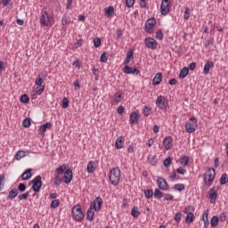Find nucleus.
Returning a JSON list of instances; mask_svg holds the SVG:
<instances>
[{
    "mask_svg": "<svg viewBox=\"0 0 228 228\" xmlns=\"http://www.w3.org/2000/svg\"><path fill=\"white\" fill-rule=\"evenodd\" d=\"M228 183V176L226 173H224L220 178V184L221 186H224V184H227Z\"/></svg>",
    "mask_w": 228,
    "mask_h": 228,
    "instance_id": "obj_34",
    "label": "nucleus"
},
{
    "mask_svg": "<svg viewBox=\"0 0 228 228\" xmlns=\"http://www.w3.org/2000/svg\"><path fill=\"white\" fill-rule=\"evenodd\" d=\"M185 188L184 183H176L174 186V190H176V191H184Z\"/></svg>",
    "mask_w": 228,
    "mask_h": 228,
    "instance_id": "obj_35",
    "label": "nucleus"
},
{
    "mask_svg": "<svg viewBox=\"0 0 228 228\" xmlns=\"http://www.w3.org/2000/svg\"><path fill=\"white\" fill-rule=\"evenodd\" d=\"M157 184L159 189L162 190L163 191H168V190H170L168 183H167V180H165L163 177H158Z\"/></svg>",
    "mask_w": 228,
    "mask_h": 228,
    "instance_id": "obj_9",
    "label": "nucleus"
},
{
    "mask_svg": "<svg viewBox=\"0 0 228 228\" xmlns=\"http://www.w3.org/2000/svg\"><path fill=\"white\" fill-rule=\"evenodd\" d=\"M101 208H102V198L101 196H98L94 199L93 202L90 204V208L87 209L86 212V219L89 220V222H94V216H95L94 211H101Z\"/></svg>",
    "mask_w": 228,
    "mask_h": 228,
    "instance_id": "obj_1",
    "label": "nucleus"
},
{
    "mask_svg": "<svg viewBox=\"0 0 228 228\" xmlns=\"http://www.w3.org/2000/svg\"><path fill=\"white\" fill-rule=\"evenodd\" d=\"M45 90V86H37L33 91L32 95H42Z\"/></svg>",
    "mask_w": 228,
    "mask_h": 228,
    "instance_id": "obj_22",
    "label": "nucleus"
},
{
    "mask_svg": "<svg viewBox=\"0 0 228 228\" xmlns=\"http://www.w3.org/2000/svg\"><path fill=\"white\" fill-rule=\"evenodd\" d=\"M126 108H124V106H118L117 109V111L119 115H122V113H124Z\"/></svg>",
    "mask_w": 228,
    "mask_h": 228,
    "instance_id": "obj_63",
    "label": "nucleus"
},
{
    "mask_svg": "<svg viewBox=\"0 0 228 228\" xmlns=\"http://www.w3.org/2000/svg\"><path fill=\"white\" fill-rule=\"evenodd\" d=\"M209 216V210H206L204 212V214L202 215V220L203 222H209V220L208 219V216Z\"/></svg>",
    "mask_w": 228,
    "mask_h": 228,
    "instance_id": "obj_59",
    "label": "nucleus"
},
{
    "mask_svg": "<svg viewBox=\"0 0 228 228\" xmlns=\"http://www.w3.org/2000/svg\"><path fill=\"white\" fill-rule=\"evenodd\" d=\"M148 161L151 163L153 167H156L158 165V159H156V156L149 155L148 156Z\"/></svg>",
    "mask_w": 228,
    "mask_h": 228,
    "instance_id": "obj_33",
    "label": "nucleus"
},
{
    "mask_svg": "<svg viewBox=\"0 0 228 228\" xmlns=\"http://www.w3.org/2000/svg\"><path fill=\"white\" fill-rule=\"evenodd\" d=\"M30 184H32V190L35 193H39L42 188V176L37 175L32 181H30Z\"/></svg>",
    "mask_w": 228,
    "mask_h": 228,
    "instance_id": "obj_5",
    "label": "nucleus"
},
{
    "mask_svg": "<svg viewBox=\"0 0 228 228\" xmlns=\"http://www.w3.org/2000/svg\"><path fill=\"white\" fill-rule=\"evenodd\" d=\"M191 122L185 124L187 133H195V126H197V118H191Z\"/></svg>",
    "mask_w": 228,
    "mask_h": 228,
    "instance_id": "obj_10",
    "label": "nucleus"
},
{
    "mask_svg": "<svg viewBox=\"0 0 228 228\" xmlns=\"http://www.w3.org/2000/svg\"><path fill=\"white\" fill-rule=\"evenodd\" d=\"M69 98L64 97L62 99L61 108L63 110H67V108H69Z\"/></svg>",
    "mask_w": 228,
    "mask_h": 228,
    "instance_id": "obj_41",
    "label": "nucleus"
},
{
    "mask_svg": "<svg viewBox=\"0 0 228 228\" xmlns=\"http://www.w3.org/2000/svg\"><path fill=\"white\" fill-rule=\"evenodd\" d=\"M73 175H72V170L70 168H68L65 171V175L62 178L63 183H65V184H70L72 179H73Z\"/></svg>",
    "mask_w": 228,
    "mask_h": 228,
    "instance_id": "obj_14",
    "label": "nucleus"
},
{
    "mask_svg": "<svg viewBox=\"0 0 228 228\" xmlns=\"http://www.w3.org/2000/svg\"><path fill=\"white\" fill-rule=\"evenodd\" d=\"M122 99V93L118 92L114 94V102H120V100Z\"/></svg>",
    "mask_w": 228,
    "mask_h": 228,
    "instance_id": "obj_45",
    "label": "nucleus"
},
{
    "mask_svg": "<svg viewBox=\"0 0 228 228\" xmlns=\"http://www.w3.org/2000/svg\"><path fill=\"white\" fill-rule=\"evenodd\" d=\"M124 137L119 136L118 137V139L116 140V143H115V147L116 149H122V147H124Z\"/></svg>",
    "mask_w": 228,
    "mask_h": 228,
    "instance_id": "obj_27",
    "label": "nucleus"
},
{
    "mask_svg": "<svg viewBox=\"0 0 228 228\" xmlns=\"http://www.w3.org/2000/svg\"><path fill=\"white\" fill-rule=\"evenodd\" d=\"M188 74H190V69L184 67L181 69L178 77L179 79H184V77H186V76H188Z\"/></svg>",
    "mask_w": 228,
    "mask_h": 228,
    "instance_id": "obj_24",
    "label": "nucleus"
},
{
    "mask_svg": "<svg viewBox=\"0 0 228 228\" xmlns=\"http://www.w3.org/2000/svg\"><path fill=\"white\" fill-rule=\"evenodd\" d=\"M144 196L147 199H152V197H154V191H152V189H148L144 191Z\"/></svg>",
    "mask_w": 228,
    "mask_h": 228,
    "instance_id": "obj_39",
    "label": "nucleus"
},
{
    "mask_svg": "<svg viewBox=\"0 0 228 228\" xmlns=\"http://www.w3.org/2000/svg\"><path fill=\"white\" fill-rule=\"evenodd\" d=\"M69 22V18L67 16V13H65L63 16H62V19H61V24L62 26H67Z\"/></svg>",
    "mask_w": 228,
    "mask_h": 228,
    "instance_id": "obj_56",
    "label": "nucleus"
},
{
    "mask_svg": "<svg viewBox=\"0 0 228 228\" xmlns=\"http://www.w3.org/2000/svg\"><path fill=\"white\" fill-rule=\"evenodd\" d=\"M134 1L135 0H126V6L127 8H133L134 6Z\"/></svg>",
    "mask_w": 228,
    "mask_h": 228,
    "instance_id": "obj_54",
    "label": "nucleus"
},
{
    "mask_svg": "<svg viewBox=\"0 0 228 228\" xmlns=\"http://www.w3.org/2000/svg\"><path fill=\"white\" fill-rule=\"evenodd\" d=\"M185 215H193L195 213V208L193 206H188L184 208Z\"/></svg>",
    "mask_w": 228,
    "mask_h": 228,
    "instance_id": "obj_37",
    "label": "nucleus"
},
{
    "mask_svg": "<svg viewBox=\"0 0 228 228\" xmlns=\"http://www.w3.org/2000/svg\"><path fill=\"white\" fill-rule=\"evenodd\" d=\"M213 67H215V62L211 61H208L204 66V69H203L204 74H209V69H213Z\"/></svg>",
    "mask_w": 228,
    "mask_h": 228,
    "instance_id": "obj_23",
    "label": "nucleus"
},
{
    "mask_svg": "<svg viewBox=\"0 0 228 228\" xmlns=\"http://www.w3.org/2000/svg\"><path fill=\"white\" fill-rule=\"evenodd\" d=\"M71 214L74 220L77 222H83V220H85V214H83V210H81V206L79 205H75L72 208Z\"/></svg>",
    "mask_w": 228,
    "mask_h": 228,
    "instance_id": "obj_4",
    "label": "nucleus"
},
{
    "mask_svg": "<svg viewBox=\"0 0 228 228\" xmlns=\"http://www.w3.org/2000/svg\"><path fill=\"white\" fill-rule=\"evenodd\" d=\"M152 111V109L151 107L145 106L142 110V113L145 117H149Z\"/></svg>",
    "mask_w": 228,
    "mask_h": 228,
    "instance_id": "obj_44",
    "label": "nucleus"
},
{
    "mask_svg": "<svg viewBox=\"0 0 228 228\" xmlns=\"http://www.w3.org/2000/svg\"><path fill=\"white\" fill-rule=\"evenodd\" d=\"M156 38L158 40H163V31H161V29H159L157 32H156Z\"/></svg>",
    "mask_w": 228,
    "mask_h": 228,
    "instance_id": "obj_57",
    "label": "nucleus"
},
{
    "mask_svg": "<svg viewBox=\"0 0 228 228\" xmlns=\"http://www.w3.org/2000/svg\"><path fill=\"white\" fill-rule=\"evenodd\" d=\"M65 170H67V165L63 164L60 167L56 168L55 172L58 175H61L65 174Z\"/></svg>",
    "mask_w": 228,
    "mask_h": 228,
    "instance_id": "obj_29",
    "label": "nucleus"
},
{
    "mask_svg": "<svg viewBox=\"0 0 228 228\" xmlns=\"http://www.w3.org/2000/svg\"><path fill=\"white\" fill-rule=\"evenodd\" d=\"M28 154H29L28 151H19L14 155V158H15V159H17V161H20V159H22V158H26V156H28Z\"/></svg>",
    "mask_w": 228,
    "mask_h": 228,
    "instance_id": "obj_18",
    "label": "nucleus"
},
{
    "mask_svg": "<svg viewBox=\"0 0 228 228\" xmlns=\"http://www.w3.org/2000/svg\"><path fill=\"white\" fill-rule=\"evenodd\" d=\"M163 81V74L161 72H159L155 75V77L152 79V85L154 86L159 85Z\"/></svg>",
    "mask_w": 228,
    "mask_h": 228,
    "instance_id": "obj_17",
    "label": "nucleus"
},
{
    "mask_svg": "<svg viewBox=\"0 0 228 228\" xmlns=\"http://www.w3.org/2000/svg\"><path fill=\"white\" fill-rule=\"evenodd\" d=\"M28 197H29V191L23 193V194H20L18 196L19 200H28Z\"/></svg>",
    "mask_w": 228,
    "mask_h": 228,
    "instance_id": "obj_49",
    "label": "nucleus"
},
{
    "mask_svg": "<svg viewBox=\"0 0 228 228\" xmlns=\"http://www.w3.org/2000/svg\"><path fill=\"white\" fill-rule=\"evenodd\" d=\"M218 218L220 222H225V220H227V214H225V212H223L219 215Z\"/></svg>",
    "mask_w": 228,
    "mask_h": 228,
    "instance_id": "obj_58",
    "label": "nucleus"
},
{
    "mask_svg": "<svg viewBox=\"0 0 228 228\" xmlns=\"http://www.w3.org/2000/svg\"><path fill=\"white\" fill-rule=\"evenodd\" d=\"M171 6L172 3L170 2V0H167V2H164V0H162L160 5L161 15H168V13L170 12Z\"/></svg>",
    "mask_w": 228,
    "mask_h": 228,
    "instance_id": "obj_7",
    "label": "nucleus"
},
{
    "mask_svg": "<svg viewBox=\"0 0 228 228\" xmlns=\"http://www.w3.org/2000/svg\"><path fill=\"white\" fill-rule=\"evenodd\" d=\"M20 101L23 102V104H28V102H29V96H28V94H22Z\"/></svg>",
    "mask_w": 228,
    "mask_h": 228,
    "instance_id": "obj_43",
    "label": "nucleus"
},
{
    "mask_svg": "<svg viewBox=\"0 0 228 228\" xmlns=\"http://www.w3.org/2000/svg\"><path fill=\"white\" fill-rule=\"evenodd\" d=\"M156 106L163 110L165 108V96H159L156 100Z\"/></svg>",
    "mask_w": 228,
    "mask_h": 228,
    "instance_id": "obj_21",
    "label": "nucleus"
},
{
    "mask_svg": "<svg viewBox=\"0 0 228 228\" xmlns=\"http://www.w3.org/2000/svg\"><path fill=\"white\" fill-rule=\"evenodd\" d=\"M218 190H220V187H212L209 189L208 199L210 204H216V199H218Z\"/></svg>",
    "mask_w": 228,
    "mask_h": 228,
    "instance_id": "obj_6",
    "label": "nucleus"
},
{
    "mask_svg": "<svg viewBox=\"0 0 228 228\" xmlns=\"http://www.w3.org/2000/svg\"><path fill=\"white\" fill-rule=\"evenodd\" d=\"M216 171L213 167H209L204 175L203 181L207 186H211L215 183Z\"/></svg>",
    "mask_w": 228,
    "mask_h": 228,
    "instance_id": "obj_2",
    "label": "nucleus"
},
{
    "mask_svg": "<svg viewBox=\"0 0 228 228\" xmlns=\"http://www.w3.org/2000/svg\"><path fill=\"white\" fill-rule=\"evenodd\" d=\"M18 190H19V191H26V184H24V183H20V184L18 185Z\"/></svg>",
    "mask_w": 228,
    "mask_h": 228,
    "instance_id": "obj_62",
    "label": "nucleus"
},
{
    "mask_svg": "<svg viewBox=\"0 0 228 228\" xmlns=\"http://www.w3.org/2000/svg\"><path fill=\"white\" fill-rule=\"evenodd\" d=\"M106 13L108 15V17H111V15H113V13H115V8L113 6H109L107 9H106Z\"/></svg>",
    "mask_w": 228,
    "mask_h": 228,
    "instance_id": "obj_46",
    "label": "nucleus"
},
{
    "mask_svg": "<svg viewBox=\"0 0 228 228\" xmlns=\"http://www.w3.org/2000/svg\"><path fill=\"white\" fill-rule=\"evenodd\" d=\"M189 163H190V157L185 155L180 159V164L183 165V167H188Z\"/></svg>",
    "mask_w": 228,
    "mask_h": 228,
    "instance_id": "obj_30",
    "label": "nucleus"
},
{
    "mask_svg": "<svg viewBox=\"0 0 228 228\" xmlns=\"http://www.w3.org/2000/svg\"><path fill=\"white\" fill-rule=\"evenodd\" d=\"M37 86H44L43 83H44V78H42V73H40L37 77L36 78L35 81Z\"/></svg>",
    "mask_w": 228,
    "mask_h": 228,
    "instance_id": "obj_36",
    "label": "nucleus"
},
{
    "mask_svg": "<svg viewBox=\"0 0 228 228\" xmlns=\"http://www.w3.org/2000/svg\"><path fill=\"white\" fill-rule=\"evenodd\" d=\"M51 127H53V123L51 122H46L45 124L42 125L39 127V134H44L47 129H51Z\"/></svg>",
    "mask_w": 228,
    "mask_h": 228,
    "instance_id": "obj_19",
    "label": "nucleus"
},
{
    "mask_svg": "<svg viewBox=\"0 0 228 228\" xmlns=\"http://www.w3.org/2000/svg\"><path fill=\"white\" fill-rule=\"evenodd\" d=\"M19 195V190H17V188H13L8 194L7 199L9 200H13V199H15V197H17Z\"/></svg>",
    "mask_w": 228,
    "mask_h": 228,
    "instance_id": "obj_25",
    "label": "nucleus"
},
{
    "mask_svg": "<svg viewBox=\"0 0 228 228\" xmlns=\"http://www.w3.org/2000/svg\"><path fill=\"white\" fill-rule=\"evenodd\" d=\"M6 181V178L4 177V175H0V191L4 188V182Z\"/></svg>",
    "mask_w": 228,
    "mask_h": 228,
    "instance_id": "obj_50",
    "label": "nucleus"
},
{
    "mask_svg": "<svg viewBox=\"0 0 228 228\" xmlns=\"http://www.w3.org/2000/svg\"><path fill=\"white\" fill-rule=\"evenodd\" d=\"M62 182H63V178H61L58 175L55 176V182H54L55 186H60V184H61Z\"/></svg>",
    "mask_w": 228,
    "mask_h": 228,
    "instance_id": "obj_52",
    "label": "nucleus"
},
{
    "mask_svg": "<svg viewBox=\"0 0 228 228\" xmlns=\"http://www.w3.org/2000/svg\"><path fill=\"white\" fill-rule=\"evenodd\" d=\"M58 206H60V200H53L51 202V208L52 209H56V208H58Z\"/></svg>",
    "mask_w": 228,
    "mask_h": 228,
    "instance_id": "obj_47",
    "label": "nucleus"
},
{
    "mask_svg": "<svg viewBox=\"0 0 228 228\" xmlns=\"http://www.w3.org/2000/svg\"><path fill=\"white\" fill-rule=\"evenodd\" d=\"M181 218H183V214L181 212H178L175 215L174 220L175 222H177V224H179V222H181Z\"/></svg>",
    "mask_w": 228,
    "mask_h": 228,
    "instance_id": "obj_51",
    "label": "nucleus"
},
{
    "mask_svg": "<svg viewBox=\"0 0 228 228\" xmlns=\"http://www.w3.org/2000/svg\"><path fill=\"white\" fill-rule=\"evenodd\" d=\"M51 19H53L51 16H49V13H47V11L42 10L41 12V17H40V24L42 26H49V23L51 21Z\"/></svg>",
    "mask_w": 228,
    "mask_h": 228,
    "instance_id": "obj_8",
    "label": "nucleus"
},
{
    "mask_svg": "<svg viewBox=\"0 0 228 228\" xmlns=\"http://www.w3.org/2000/svg\"><path fill=\"white\" fill-rule=\"evenodd\" d=\"M169 178L171 179L172 182L177 181V179H179V177H177V173H175V171L173 172Z\"/></svg>",
    "mask_w": 228,
    "mask_h": 228,
    "instance_id": "obj_60",
    "label": "nucleus"
},
{
    "mask_svg": "<svg viewBox=\"0 0 228 228\" xmlns=\"http://www.w3.org/2000/svg\"><path fill=\"white\" fill-rule=\"evenodd\" d=\"M170 165H172V158L167 157L164 160V167H166V168H168L170 167Z\"/></svg>",
    "mask_w": 228,
    "mask_h": 228,
    "instance_id": "obj_48",
    "label": "nucleus"
},
{
    "mask_svg": "<svg viewBox=\"0 0 228 228\" xmlns=\"http://www.w3.org/2000/svg\"><path fill=\"white\" fill-rule=\"evenodd\" d=\"M126 60H129L130 61H132V60H134V52L133 50H129L126 53Z\"/></svg>",
    "mask_w": 228,
    "mask_h": 228,
    "instance_id": "obj_42",
    "label": "nucleus"
},
{
    "mask_svg": "<svg viewBox=\"0 0 228 228\" xmlns=\"http://www.w3.org/2000/svg\"><path fill=\"white\" fill-rule=\"evenodd\" d=\"M123 72L125 74H134L135 76H138V74H140V69H138L136 68H132V67H129L128 65H126L124 67Z\"/></svg>",
    "mask_w": 228,
    "mask_h": 228,
    "instance_id": "obj_15",
    "label": "nucleus"
},
{
    "mask_svg": "<svg viewBox=\"0 0 228 228\" xmlns=\"http://www.w3.org/2000/svg\"><path fill=\"white\" fill-rule=\"evenodd\" d=\"M94 44V47H101V38L100 37H95L93 40Z\"/></svg>",
    "mask_w": 228,
    "mask_h": 228,
    "instance_id": "obj_53",
    "label": "nucleus"
},
{
    "mask_svg": "<svg viewBox=\"0 0 228 228\" xmlns=\"http://www.w3.org/2000/svg\"><path fill=\"white\" fill-rule=\"evenodd\" d=\"M164 199H165V200H173L174 195H172V194H165Z\"/></svg>",
    "mask_w": 228,
    "mask_h": 228,
    "instance_id": "obj_64",
    "label": "nucleus"
},
{
    "mask_svg": "<svg viewBox=\"0 0 228 228\" xmlns=\"http://www.w3.org/2000/svg\"><path fill=\"white\" fill-rule=\"evenodd\" d=\"M129 120L130 124H138V120H140V115L136 111H132Z\"/></svg>",
    "mask_w": 228,
    "mask_h": 228,
    "instance_id": "obj_16",
    "label": "nucleus"
},
{
    "mask_svg": "<svg viewBox=\"0 0 228 228\" xmlns=\"http://www.w3.org/2000/svg\"><path fill=\"white\" fill-rule=\"evenodd\" d=\"M31 172H33V169L28 168L27 169L22 175H21V180L22 181H29V179H31L33 174H31Z\"/></svg>",
    "mask_w": 228,
    "mask_h": 228,
    "instance_id": "obj_20",
    "label": "nucleus"
},
{
    "mask_svg": "<svg viewBox=\"0 0 228 228\" xmlns=\"http://www.w3.org/2000/svg\"><path fill=\"white\" fill-rule=\"evenodd\" d=\"M29 126H31V118H26L22 122V126L25 128H28V127H29Z\"/></svg>",
    "mask_w": 228,
    "mask_h": 228,
    "instance_id": "obj_40",
    "label": "nucleus"
},
{
    "mask_svg": "<svg viewBox=\"0 0 228 228\" xmlns=\"http://www.w3.org/2000/svg\"><path fill=\"white\" fill-rule=\"evenodd\" d=\"M120 168L114 167L110 170L109 179L113 186H118V183H120Z\"/></svg>",
    "mask_w": 228,
    "mask_h": 228,
    "instance_id": "obj_3",
    "label": "nucleus"
},
{
    "mask_svg": "<svg viewBox=\"0 0 228 228\" xmlns=\"http://www.w3.org/2000/svg\"><path fill=\"white\" fill-rule=\"evenodd\" d=\"M183 19H185V20H188V19H190V8H186L185 12H184V16Z\"/></svg>",
    "mask_w": 228,
    "mask_h": 228,
    "instance_id": "obj_61",
    "label": "nucleus"
},
{
    "mask_svg": "<svg viewBox=\"0 0 228 228\" xmlns=\"http://www.w3.org/2000/svg\"><path fill=\"white\" fill-rule=\"evenodd\" d=\"M86 170H87L88 174H94V172H95V162L90 161L87 164Z\"/></svg>",
    "mask_w": 228,
    "mask_h": 228,
    "instance_id": "obj_26",
    "label": "nucleus"
},
{
    "mask_svg": "<svg viewBox=\"0 0 228 228\" xmlns=\"http://www.w3.org/2000/svg\"><path fill=\"white\" fill-rule=\"evenodd\" d=\"M195 221V215L194 214H187L185 216V223L186 224H193Z\"/></svg>",
    "mask_w": 228,
    "mask_h": 228,
    "instance_id": "obj_28",
    "label": "nucleus"
},
{
    "mask_svg": "<svg viewBox=\"0 0 228 228\" xmlns=\"http://www.w3.org/2000/svg\"><path fill=\"white\" fill-rule=\"evenodd\" d=\"M218 222H220L218 216H214L211 219H210V225L211 227H216V225H218Z\"/></svg>",
    "mask_w": 228,
    "mask_h": 228,
    "instance_id": "obj_31",
    "label": "nucleus"
},
{
    "mask_svg": "<svg viewBox=\"0 0 228 228\" xmlns=\"http://www.w3.org/2000/svg\"><path fill=\"white\" fill-rule=\"evenodd\" d=\"M131 215L134 218H138V216H140V211L138 210V207H134L132 208Z\"/></svg>",
    "mask_w": 228,
    "mask_h": 228,
    "instance_id": "obj_38",
    "label": "nucleus"
},
{
    "mask_svg": "<svg viewBox=\"0 0 228 228\" xmlns=\"http://www.w3.org/2000/svg\"><path fill=\"white\" fill-rule=\"evenodd\" d=\"M174 143V138L172 136L167 135L163 140V145L167 151H170L172 149Z\"/></svg>",
    "mask_w": 228,
    "mask_h": 228,
    "instance_id": "obj_13",
    "label": "nucleus"
},
{
    "mask_svg": "<svg viewBox=\"0 0 228 228\" xmlns=\"http://www.w3.org/2000/svg\"><path fill=\"white\" fill-rule=\"evenodd\" d=\"M156 26V18L152 17L146 20L144 29L146 33H151V29Z\"/></svg>",
    "mask_w": 228,
    "mask_h": 228,
    "instance_id": "obj_11",
    "label": "nucleus"
},
{
    "mask_svg": "<svg viewBox=\"0 0 228 228\" xmlns=\"http://www.w3.org/2000/svg\"><path fill=\"white\" fill-rule=\"evenodd\" d=\"M144 44L149 49L154 50L158 47V42L152 37H146L144 39Z\"/></svg>",
    "mask_w": 228,
    "mask_h": 228,
    "instance_id": "obj_12",
    "label": "nucleus"
},
{
    "mask_svg": "<svg viewBox=\"0 0 228 228\" xmlns=\"http://www.w3.org/2000/svg\"><path fill=\"white\" fill-rule=\"evenodd\" d=\"M153 195L155 199L160 200L163 199L164 193L161 191V189H155Z\"/></svg>",
    "mask_w": 228,
    "mask_h": 228,
    "instance_id": "obj_32",
    "label": "nucleus"
},
{
    "mask_svg": "<svg viewBox=\"0 0 228 228\" xmlns=\"http://www.w3.org/2000/svg\"><path fill=\"white\" fill-rule=\"evenodd\" d=\"M100 61L102 63H106V61H108V57L106 56V52H103V53L101 55Z\"/></svg>",
    "mask_w": 228,
    "mask_h": 228,
    "instance_id": "obj_55",
    "label": "nucleus"
}]
</instances>
